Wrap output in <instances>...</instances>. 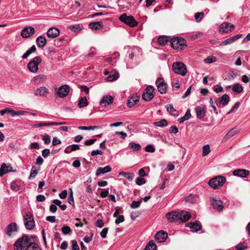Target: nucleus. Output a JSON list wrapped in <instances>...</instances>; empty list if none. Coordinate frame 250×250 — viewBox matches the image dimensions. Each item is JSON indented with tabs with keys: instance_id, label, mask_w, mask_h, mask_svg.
<instances>
[{
	"instance_id": "nucleus-45",
	"label": "nucleus",
	"mask_w": 250,
	"mask_h": 250,
	"mask_svg": "<svg viewBox=\"0 0 250 250\" xmlns=\"http://www.w3.org/2000/svg\"><path fill=\"white\" fill-rule=\"evenodd\" d=\"M34 79L35 82L40 83L46 81L47 76L43 74H40L35 77Z\"/></svg>"
},
{
	"instance_id": "nucleus-15",
	"label": "nucleus",
	"mask_w": 250,
	"mask_h": 250,
	"mask_svg": "<svg viewBox=\"0 0 250 250\" xmlns=\"http://www.w3.org/2000/svg\"><path fill=\"white\" fill-rule=\"evenodd\" d=\"M186 227L189 228L192 232H197L202 228L201 223L199 221L189 222L186 224Z\"/></svg>"
},
{
	"instance_id": "nucleus-61",
	"label": "nucleus",
	"mask_w": 250,
	"mask_h": 250,
	"mask_svg": "<svg viewBox=\"0 0 250 250\" xmlns=\"http://www.w3.org/2000/svg\"><path fill=\"white\" fill-rule=\"evenodd\" d=\"M108 230V229L107 228H104L101 232L100 235L103 238H105L106 237Z\"/></svg>"
},
{
	"instance_id": "nucleus-62",
	"label": "nucleus",
	"mask_w": 250,
	"mask_h": 250,
	"mask_svg": "<svg viewBox=\"0 0 250 250\" xmlns=\"http://www.w3.org/2000/svg\"><path fill=\"white\" fill-rule=\"evenodd\" d=\"M11 188L12 190L15 191H18L20 189V187L17 185L15 182H12L11 184Z\"/></svg>"
},
{
	"instance_id": "nucleus-27",
	"label": "nucleus",
	"mask_w": 250,
	"mask_h": 250,
	"mask_svg": "<svg viewBox=\"0 0 250 250\" xmlns=\"http://www.w3.org/2000/svg\"><path fill=\"white\" fill-rule=\"evenodd\" d=\"M88 26L91 29L96 30L102 28L104 24L102 21H95L89 23Z\"/></svg>"
},
{
	"instance_id": "nucleus-14",
	"label": "nucleus",
	"mask_w": 250,
	"mask_h": 250,
	"mask_svg": "<svg viewBox=\"0 0 250 250\" xmlns=\"http://www.w3.org/2000/svg\"><path fill=\"white\" fill-rule=\"evenodd\" d=\"M234 29V26L233 24L229 22H224L222 23L220 27V31L223 33H229Z\"/></svg>"
},
{
	"instance_id": "nucleus-19",
	"label": "nucleus",
	"mask_w": 250,
	"mask_h": 250,
	"mask_svg": "<svg viewBox=\"0 0 250 250\" xmlns=\"http://www.w3.org/2000/svg\"><path fill=\"white\" fill-rule=\"evenodd\" d=\"M5 233L7 235L10 236L13 232L17 231V226L16 223H11L8 225L5 228Z\"/></svg>"
},
{
	"instance_id": "nucleus-24",
	"label": "nucleus",
	"mask_w": 250,
	"mask_h": 250,
	"mask_svg": "<svg viewBox=\"0 0 250 250\" xmlns=\"http://www.w3.org/2000/svg\"><path fill=\"white\" fill-rule=\"evenodd\" d=\"M113 98L111 96H104L100 101V104L106 106L111 104L113 102Z\"/></svg>"
},
{
	"instance_id": "nucleus-13",
	"label": "nucleus",
	"mask_w": 250,
	"mask_h": 250,
	"mask_svg": "<svg viewBox=\"0 0 250 250\" xmlns=\"http://www.w3.org/2000/svg\"><path fill=\"white\" fill-rule=\"evenodd\" d=\"M69 87L68 85H63L60 86L57 91L58 96L60 98L66 97L69 93Z\"/></svg>"
},
{
	"instance_id": "nucleus-63",
	"label": "nucleus",
	"mask_w": 250,
	"mask_h": 250,
	"mask_svg": "<svg viewBox=\"0 0 250 250\" xmlns=\"http://www.w3.org/2000/svg\"><path fill=\"white\" fill-rule=\"evenodd\" d=\"M125 221L124 216L123 215H120L118 217H117V218L115 220V223L116 224H119Z\"/></svg>"
},
{
	"instance_id": "nucleus-10",
	"label": "nucleus",
	"mask_w": 250,
	"mask_h": 250,
	"mask_svg": "<svg viewBox=\"0 0 250 250\" xmlns=\"http://www.w3.org/2000/svg\"><path fill=\"white\" fill-rule=\"evenodd\" d=\"M156 84L158 91L161 94L166 93L167 91V84L164 80L162 78H159L156 81Z\"/></svg>"
},
{
	"instance_id": "nucleus-2",
	"label": "nucleus",
	"mask_w": 250,
	"mask_h": 250,
	"mask_svg": "<svg viewBox=\"0 0 250 250\" xmlns=\"http://www.w3.org/2000/svg\"><path fill=\"white\" fill-rule=\"evenodd\" d=\"M42 62V59L40 56H36L27 64L29 71L32 73H36L39 69V64Z\"/></svg>"
},
{
	"instance_id": "nucleus-59",
	"label": "nucleus",
	"mask_w": 250,
	"mask_h": 250,
	"mask_svg": "<svg viewBox=\"0 0 250 250\" xmlns=\"http://www.w3.org/2000/svg\"><path fill=\"white\" fill-rule=\"evenodd\" d=\"M71 243L72 244V250H80L79 246H78L77 241L76 240H72Z\"/></svg>"
},
{
	"instance_id": "nucleus-41",
	"label": "nucleus",
	"mask_w": 250,
	"mask_h": 250,
	"mask_svg": "<svg viewBox=\"0 0 250 250\" xmlns=\"http://www.w3.org/2000/svg\"><path fill=\"white\" fill-rule=\"evenodd\" d=\"M157 248L156 245L153 241H150L146 245L143 250H155Z\"/></svg>"
},
{
	"instance_id": "nucleus-23",
	"label": "nucleus",
	"mask_w": 250,
	"mask_h": 250,
	"mask_svg": "<svg viewBox=\"0 0 250 250\" xmlns=\"http://www.w3.org/2000/svg\"><path fill=\"white\" fill-rule=\"evenodd\" d=\"M48 89L46 87L41 86L37 89L34 94L36 96H45L48 93Z\"/></svg>"
},
{
	"instance_id": "nucleus-29",
	"label": "nucleus",
	"mask_w": 250,
	"mask_h": 250,
	"mask_svg": "<svg viewBox=\"0 0 250 250\" xmlns=\"http://www.w3.org/2000/svg\"><path fill=\"white\" fill-rule=\"evenodd\" d=\"M119 73L116 71L111 72L110 75L105 78V80L107 82H112L116 80L119 77Z\"/></svg>"
},
{
	"instance_id": "nucleus-47",
	"label": "nucleus",
	"mask_w": 250,
	"mask_h": 250,
	"mask_svg": "<svg viewBox=\"0 0 250 250\" xmlns=\"http://www.w3.org/2000/svg\"><path fill=\"white\" fill-rule=\"evenodd\" d=\"M129 146L133 150L138 151L141 149V146L138 144L131 142L129 144Z\"/></svg>"
},
{
	"instance_id": "nucleus-28",
	"label": "nucleus",
	"mask_w": 250,
	"mask_h": 250,
	"mask_svg": "<svg viewBox=\"0 0 250 250\" xmlns=\"http://www.w3.org/2000/svg\"><path fill=\"white\" fill-rule=\"evenodd\" d=\"M196 114L198 118L201 119L205 115V110L204 107L197 106L195 108Z\"/></svg>"
},
{
	"instance_id": "nucleus-56",
	"label": "nucleus",
	"mask_w": 250,
	"mask_h": 250,
	"mask_svg": "<svg viewBox=\"0 0 250 250\" xmlns=\"http://www.w3.org/2000/svg\"><path fill=\"white\" fill-rule=\"evenodd\" d=\"M62 231L64 234H67L71 232V229L69 227L65 226L62 228Z\"/></svg>"
},
{
	"instance_id": "nucleus-22",
	"label": "nucleus",
	"mask_w": 250,
	"mask_h": 250,
	"mask_svg": "<svg viewBox=\"0 0 250 250\" xmlns=\"http://www.w3.org/2000/svg\"><path fill=\"white\" fill-rule=\"evenodd\" d=\"M249 174V171L245 169H238L233 171V174L234 176H237L243 178H245Z\"/></svg>"
},
{
	"instance_id": "nucleus-50",
	"label": "nucleus",
	"mask_w": 250,
	"mask_h": 250,
	"mask_svg": "<svg viewBox=\"0 0 250 250\" xmlns=\"http://www.w3.org/2000/svg\"><path fill=\"white\" fill-rule=\"evenodd\" d=\"M210 147L208 145H205L203 147V153L202 156H205L209 154L210 152Z\"/></svg>"
},
{
	"instance_id": "nucleus-37",
	"label": "nucleus",
	"mask_w": 250,
	"mask_h": 250,
	"mask_svg": "<svg viewBox=\"0 0 250 250\" xmlns=\"http://www.w3.org/2000/svg\"><path fill=\"white\" fill-rule=\"evenodd\" d=\"M36 50V46L33 45L23 55L22 58L23 59H26L31 53L35 52Z\"/></svg>"
},
{
	"instance_id": "nucleus-5",
	"label": "nucleus",
	"mask_w": 250,
	"mask_h": 250,
	"mask_svg": "<svg viewBox=\"0 0 250 250\" xmlns=\"http://www.w3.org/2000/svg\"><path fill=\"white\" fill-rule=\"evenodd\" d=\"M120 20L131 27H134L138 24L137 21L132 16H127L126 14L121 15L119 17Z\"/></svg>"
},
{
	"instance_id": "nucleus-31",
	"label": "nucleus",
	"mask_w": 250,
	"mask_h": 250,
	"mask_svg": "<svg viewBox=\"0 0 250 250\" xmlns=\"http://www.w3.org/2000/svg\"><path fill=\"white\" fill-rule=\"evenodd\" d=\"M111 171V168L110 166H107L104 167H99L96 171V175L98 176L101 173H105L106 172H108Z\"/></svg>"
},
{
	"instance_id": "nucleus-30",
	"label": "nucleus",
	"mask_w": 250,
	"mask_h": 250,
	"mask_svg": "<svg viewBox=\"0 0 250 250\" xmlns=\"http://www.w3.org/2000/svg\"><path fill=\"white\" fill-rule=\"evenodd\" d=\"M23 239L19 238L17 241H16L14 245V249L15 250H19V249H24L26 246H24L23 244Z\"/></svg>"
},
{
	"instance_id": "nucleus-49",
	"label": "nucleus",
	"mask_w": 250,
	"mask_h": 250,
	"mask_svg": "<svg viewBox=\"0 0 250 250\" xmlns=\"http://www.w3.org/2000/svg\"><path fill=\"white\" fill-rule=\"evenodd\" d=\"M197 196L196 195L190 194L189 196L186 197L185 200L187 202H189L190 203H193L196 201L195 198Z\"/></svg>"
},
{
	"instance_id": "nucleus-16",
	"label": "nucleus",
	"mask_w": 250,
	"mask_h": 250,
	"mask_svg": "<svg viewBox=\"0 0 250 250\" xmlns=\"http://www.w3.org/2000/svg\"><path fill=\"white\" fill-rule=\"evenodd\" d=\"M168 237V234L164 230H160L155 235V239L159 243L164 242Z\"/></svg>"
},
{
	"instance_id": "nucleus-26",
	"label": "nucleus",
	"mask_w": 250,
	"mask_h": 250,
	"mask_svg": "<svg viewBox=\"0 0 250 250\" xmlns=\"http://www.w3.org/2000/svg\"><path fill=\"white\" fill-rule=\"evenodd\" d=\"M240 130L241 128H239L238 126H235L227 133V134L225 135L224 139L227 140L229 138L231 137L237 132H238Z\"/></svg>"
},
{
	"instance_id": "nucleus-53",
	"label": "nucleus",
	"mask_w": 250,
	"mask_h": 250,
	"mask_svg": "<svg viewBox=\"0 0 250 250\" xmlns=\"http://www.w3.org/2000/svg\"><path fill=\"white\" fill-rule=\"evenodd\" d=\"M204 14L203 12L196 13L194 15L195 19L197 21H200L203 19Z\"/></svg>"
},
{
	"instance_id": "nucleus-52",
	"label": "nucleus",
	"mask_w": 250,
	"mask_h": 250,
	"mask_svg": "<svg viewBox=\"0 0 250 250\" xmlns=\"http://www.w3.org/2000/svg\"><path fill=\"white\" fill-rule=\"evenodd\" d=\"M38 174L37 170L35 166H33L30 172L29 178H34Z\"/></svg>"
},
{
	"instance_id": "nucleus-32",
	"label": "nucleus",
	"mask_w": 250,
	"mask_h": 250,
	"mask_svg": "<svg viewBox=\"0 0 250 250\" xmlns=\"http://www.w3.org/2000/svg\"><path fill=\"white\" fill-rule=\"evenodd\" d=\"M167 111L172 115L173 116H178L179 114V112L175 109L173 105L171 104H167L166 106Z\"/></svg>"
},
{
	"instance_id": "nucleus-44",
	"label": "nucleus",
	"mask_w": 250,
	"mask_h": 250,
	"mask_svg": "<svg viewBox=\"0 0 250 250\" xmlns=\"http://www.w3.org/2000/svg\"><path fill=\"white\" fill-rule=\"evenodd\" d=\"M8 172L7 165L6 163H3L0 168V177H2L4 174Z\"/></svg>"
},
{
	"instance_id": "nucleus-55",
	"label": "nucleus",
	"mask_w": 250,
	"mask_h": 250,
	"mask_svg": "<svg viewBox=\"0 0 250 250\" xmlns=\"http://www.w3.org/2000/svg\"><path fill=\"white\" fill-rule=\"evenodd\" d=\"M142 202L141 201H133L130 206L131 208H139Z\"/></svg>"
},
{
	"instance_id": "nucleus-34",
	"label": "nucleus",
	"mask_w": 250,
	"mask_h": 250,
	"mask_svg": "<svg viewBox=\"0 0 250 250\" xmlns=\"http://www.w3.org/2000/svg\"><path fill=\"white\" fill-rule=\"evenodd\" d=\"M20 239H23V244L24 246H27V245H33L36 243L31 241V238H29V236L24 235H23L22 238H20Z\"/></svg>"
},
{
	"instance_id": "nucleus-25",
	"label": "nucleus",
	"mask_w": 250,
	"mask_h": 250,
	"mask_svg": "<svg viewBox=\"0 0 250 250\" xmlns=\"http://www.w3.org/2000/svg\"><path fill=\"white\" fill-rule=\"evenodd\" d=\"M46 39L42 36H39L36 40V42L39 47L42 48L46 44Z\"/></svg>"
},
{
	"instance_id": "nucleus-48",
	"label": "nucleus",
	"mask_w": 250,
	"mask_h": 250,
	"mask_svg": "<svg viewBox=\"0 0 250 250\" xmlns=\"http://www.w3.org/2000/svg\"><path fill=\"white\" fill-rule=\"evenodd\" d=\"M158 42L160 45H164L167 42L168 39L165 36H162L158 38Z\"/></svg>"
},
{
	"instance_id": "nucleus-8",
	"label": "nucleus",
	"mask_w": 250,
	"mask_h": 250,
	"mask_svg": "<svg viewBox=\"0 0 250 250\" xmlns=\"http://www.w3.org/2000/svg\"><path fill=\"white\" fill-rule=\"evenodd\" d=\"M154 90V88L152 86H148L142 95V98L146 101H150L153 98Z\"/></svg>"
},
{
	"instance_id": "nucleus-54",
	"label": "nucleus",
	"mask_w": 250,
	"mask_h": 250,
	"mask_svg": "<svg viewBox=\"0 0 250 250\" xmlns=\"http://www.w3.org/2000/svg\"><path fill=\"white\" fill-rule=\"evenodd\" d=\"M135 182L138 185L141 186L145 184L146 183V180L144 178L137 177L135 180Z\"/></svg>"
},
{
	"instance_id": "nucleus-1",
	"label": "nucleus",
	"mask_w": 250,
	"mask_h": 250,
	"mask_svg": "<svg viewBox=\"0 0 250 250\" xmlns=\"http://www.w3.org/2000/svg\"><path fill=\"white\" fill-rule=\"evenodd\" d=\"M226 182L225 178L223 176H218L208 181L209 186L214 189L218 188L222 186Z\"/></svg>"
},
{
	"instance_id": "nucleus-51",
	"label": "nucleus",
	"mask_w": 250,
	"mask_h": 250,
	"mask_svg": "<svg viewBox=\"0 0 250 250\" xmlns=\"http://www.w3.org/2000/svg\"><path fill=\"white\" fill-rule=\"evenodd\" d=\"M99 128V126H79V129L81 130H94Z\"/></svg>"
},
{
	"instance_id": "nucleus-36",
	"label": "nucleus",
	"mask_w": 250,
	"mask_h": 250,
	"mask_svg": "<svg viewBox=\"0 0 250 250\" xmlns=\"http://www.w3.org/2000/svg\"><path fill=\"white\" fill-rule=\"evenodd\" d=\"M36 50V46L33 45L23 55L22 58L23 59H26L31 53L35 52Z\"/></svg>"
},
{
	"instance_id": "nucleus-57",
	"label": "nucleus",
	"mask_w": 250,
	"mask_h": 250,
	"mask_svg": "<svg viewBox=\"0 0 250 250\" xmlns=\"http://www.w3.org/2000/svg\"><path fill=\"white\" fill-rule=\"evenodd\" d=\"M206 63H210L216 61L215 57L213 56L208 57L204 60Z\"/></svg>"
},
{
	"instance_id": "nucleus-60",
	"label": "nucleus",
	"mask_w": 250,
	"mask_h": 250,
	"mask_svg": "<svg viewBox=\"0 0 250 250\" xmlns=\"http://www.w3.org/2000/svg\"><path fill=\"white\" fill-rule=\"evenodd\" d=\"M145 151L148 152L152 153L155 151V148L152 145H148L146 146Z\"/></svg>"
},
{
	"instance_id": "nucleus-42",
	"label": "nucleus",
	"mask_w": 250,
	"mask_h": 250,
	"mask_svg": "<svg viewBox=\"0 0 250 250\" xmlns=\"http://www.w3.org/2000/svg\"><path fill=\"white\" fill-rule=\"evenodd\" d=\"M88 104V102L86 97H82L78 103V106L80 108H83L85 107Z\"/></svg>"
},
{
	"instance_id": "nucleus-18",
	"label": "nucleus",
	"mask_w": 250,
	"mask_h": 250,
	"mask_svg": "<svg viewBox=\"0 0 250 250\" xmlns=\"http://www.w3.org/2000/svg\"><path fill=\"white\" fill-rule=\"evenodd\" d=\"M229 96L225 94L222 96L217 99L216 101V104L218 106L220 104L226 105L229 103Z\"/></svg>"
},
{
	"instance_id": "nucleus-43",
	"label": "nucleus",
	"mask_w": 250,
	"mask_h": 250,
	"mask_svg": "<svg viewBox=\"0 0 250 250\" xmlns=\"http://www.w3.org/2000/svg\"><path fill=\"white\" fill-rule=\"evenodd\" d=\"M21 250H42L39 245L37 243H35L32 245H27L24 249H21Z\"/></svg>"
},
{
	"instance_id": "nucleus-33",
	"label": "nucleus",
	"mask_w": 250,
	"mask_h": 250,
	"mask_svg": "<svg viewBox=\"0 0 250 250\" xmlns=\"http://www.w3.org/2000/svg\"><path fill=\"white\" fill-rule=\"evenodd\" d=\"M180 214L181 215V219H180V221L182 222L187 221L191 217L190 214L186 211H182Z\"/></svg>"
},
{
	"instance_id": "nucleus-64",
	"label": "nucleus",
	"mask_w": 250,
	"mask_h": 250,
	"mask_svg": "<svg viewBox=\"0 0 250 250\" xmlns=\"http://www.w3.org/2000/svg\"><path fill=\"white\" fill-rule=\"evenodd\" d=\"M246 248H247L246 245L245 244H242V243L239 244L236 246V249L237 250H245V249Z\"/></svg>"
},
{
	"instance_id": "nucleus-21",
	"label": "nucleus",
	"mask_w": 250,
	"mask_h": 250,
	"mask_svg": "<svg viewBox=\"0 0 250 250\" xmlns=\"http://www.w3.org/2000/svg\"><path fill=\"white\" fill-rule=\"evenodd\" d=\"M241 34H238L236 36L231 37L227 40H225L223 42H222L220 45L221 46H225L228 44H229L230 43H232V42H234L235 41L239 39L241 37Z\"/></svg>"
},
{
	"instance_id": "nucleus-38",
	"label": "nucleus",
	"mask_w": 250,
	"mask_h": 250,
	"mask_svg": "<svg viewBox=\"0 0 250 250\" xmlns=\"http://www.w3.org/2000/svg\"><path fill=\"white\" fill-rule=\"evenodd\" d=\"M191 116L190 110L188 109L185 115L178 119L180 124L183 123L185 121L188 120Z\"/></svg>"
},
{
	"instance_id": "nucleus-12",
	"label": "nucleus",
	"mask_w": 250,
	"mask_h": 250,
	"mask_svg": "<svg viewBox=\"0 0 250 250\" xmlns=\"http://www.w3.org/2000/svg\"><path fill=\"white\" fill-rule=\"evenodd\" d=\"M35 33V29L32 26L24 28L21 32V36L23 38H27L33 36Z\"/></svg>"
},
{
	"instance_id": "nucleus-3",
	"label": "nucleus",
	"mask_w": 250,
	"mask_h": 250,
	"mask_svg": "<svg viewBox=\"0 0 250 250\" xmlns=\"http://www.w3.org/2000/svg\"><path fill=\"white\" fill-rule=\"evenodd\" d=\"M170 44L172 47L175 49H182L186 46V41L182 38H173L171 39Z\"/></svg>"
},
{
	"instance_id": "nucleus-40",
	"label": "nucleus",
	"mask_w": 250,
	"mask_h": 250,
	"mask_svg": "<svg viewBox=\"0 0 250 250\" xmlns=\"http://www.w3.org/2000/svg\"><path fill=\"white\" fill-rule=\"evenodd\" d=\"M243 87L239 83H236L232 85V90L236 93H239L243 90Z\"/></svg>"
},
{
	"instance_id": "nucleus-7",
	"label": "nucleus",
	"mask_w": 250,
	"mask_h": 250,
	"mask_svg": "<svg viewBox=\"0 0 250 250\" xmlns=\"http://www.w3.org/2000/svg\"><path fill=\"white\" fill-rule=\"evenodd\" d=\"M5 109V111H6V114H9L12 117L21 116L24 115L25 114H27L29 116H35V114H34V113H30L27 111H23V110L15 111V110L10 109L9 108H6Z\"/></svg>"
},
{
	"instance_id": "nucleus-17",
	"label": "nucleus",
	"mask_w": 250,
	"mask_h": 250,
	"mask_svg": "<svg viewBox=\"0 0 250 250\" xmlns=\"http://www.w3.org/2000/svg\"><path fill=\"white\" fill-rule=\"evenodd\" d=\"M60 34V30L56 27H51L47 31L46 35L50 38H55Z\"/></svg>"
},
{
	"instance_id": "nucleus-20",
	"label": "nucleus",
	"mask_w": 250,
	"mask_h": 250,
	"mask_svg": "<svg viewBox=\"0 0 250 250\" xmlns=\"http://www.w3.org/2000/svg\"><path fill=\"white\" fill-rule=\"evenodd\" d=\"M139 96L137 94H134L132 96L129 97L127 101V106L131 107L134 106L139 101Z\"/></svg>"
},
{
	"instance_id": "nucleus-35",
	"label": "nucleus",
	"mask_w": 250,
	"mask_h": 250,
	"mask_svg": "<svg viewBox=\"0 0 250 250\" xmlns=\"http://www.w3.org/2000/svg\"><path fill=\"white\" fill-rule=\"evenodd\" d=\"M36 50V46L33 45L23 55L22 58L23 59H26L31 53L35 52Z\"/></svg>"
},
{
	"instance_id": "nucleus-58",
	"label": "nucleus",
	"mask_w": 250,
	"mask_h": 250,
	"mask_svg": "<svg viewBox=\"0 0 250 250\" xmlns=\"http://www.w3.org/2000/svg\"><path fill=\"white\" fill-rule=\"evenodd\" d=\"M70 190H71V192H70V194L68 198V202L69 203V204L73 206L74 204V198H73V191H72V189H70Z\"/></svg>"
},
{
	"instance_id": "nucleus-39",
	"label": "nucleus",
	"mask_w": 250,
	"mask_h": 250,
	"mask_svg": "<svg viewBox=\"0 0 250 250\" xmlns=\"http://www.w3.org/2000/svg\"><path fill=\"white\" fill-rule=\"evenodd\" d=\"M119 175L126 178L129 181H131L135 176V175L133 173H126L123 171L120 172L119 173Z\"/></svg>"
},
{
	"instance_id": "nucleus-4",
	"label": "nucleus",
	"mask_w": 250,
	"mask_h": 250,
	"mask_svg": "<svg viewBox=\"0 0 250 250\" xmlns=\"http://www.w3.org/2000/svg\"><path fill=\"white\" fill-rule=\"evenodd\" d=\"M173 70L177 74L181 76H185L187 72V68L186 65L181 62H175L173 64Z\"/></svg>"
},
{
	"instance_id": "nucleus-11",
	"label": "nucleus",
	"mask_w": 250,
	"mask_h": 250,
	"mask_svg": "<svg viewBox=\"0 0 250 250\" xmlns=\"http://www.w3.org/2000/svg\"><path fill=\"white\" fill-rule=\"evenodd\" d=\"M166 217L169 222H174L180 221V219H181V215L180 212L173 211L167 213L166 214Z\"/></svg>"
},
{
	"instance_id": "nucleus-46",
	"label": "nucleus",
	"mask_w": 250,
	"mask_h": 250,
	"mask_svg": "<svg viewBox=\"0 0 250 250\" xmlns=\"http://www.w3.org/2000/svg\"><path fill=\"white\" fill-rule=\"evenodd\" d=\"M69 28L72 31L77 33L79 32L82 29V27L79 24L70 25Z\"/></svg>"
},
{
	"instance_id": "nucleus-9",
	"label": "nucleus",
	"mask_w": 250,
	"mask_h": 250,
	"mask_svg": "<svg viewBox=\"0 0 250 250\" xmlns=\"http://www.w3.org/2000/svg\"><path fill=\"white\" fill-rule=\"evenodd\" d=\"M211 203V205L214 209H217L219 212L223 210L224 208V205L219 198L217 197L212 198Z\"/></svg>"
},
{
	"instance_id": "nucleus-6",
	"label": "nucleus",
	"mask_w": 250,
	"mask_h": 250,
	"mask_svg": "<svg viewBox=\"0 0 250 250\" xmlns=\"http://www.w3.org/2000/svg\"><path fill=\"white\" fill-rule=\"evenodd\" d=\"M24 224L27 229L31 230L35 227V222L33 215L27 213L23 218Z\"/></svg>"
}]
</instances>
